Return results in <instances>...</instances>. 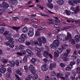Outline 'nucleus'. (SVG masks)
<instances>
[{
  "label": "nucleus",
  "mask_w": 80,
  "mask_h": 80,
  "mask_svg": "<svg viewBox=\"0 0 80 80\" xmlns=\"http://www.w3.org/2000/svg\"><path fill=\"white\" fill-rule=\"evenodd\" d=\"M76 47L77 48H80V44H76Z\"/></svg>",
  "instance_id": "nucleus-60"
},
{
  "label": "nucleus",
  "mask_w": 80,
  "mask_h": 80,
  "mask_svg": "<svg viewBox=\"0 0 80 80\" xmlns=\"http://www.w3.org/2000/svg\"><path fill=\"white\" fill-rule=\"evenodd\" d=\"M35 35L36 36H37V37H39V36L40 35V31L38 30L36 32Z\"/></svg>",
  "instance_id": "nucleus-28"
},
{
  "label": "nucleus",
  "mask_w": 80,
  "mask_h": 80,
  "mask_svg": "<svg viewBox=\"0 0 80 80\" xmlns=\"http://www.w3.org/2000/svg\"><path fill=\"white\" fill-rule=\"evenodd\" d=\"M77 65H79L80 63V60L79 58H78L77 59Z\"/></svg>",
  "instance_id": "nucleus-59"
},
{
  "label": "nucleus",
  "mask_w": 80,
  "mask_h": 80,
  "mask_svg": "<svg viewBox=\"0 0 80 80\" xmlns=\"http://www.w3.org/2000/svg\"><path fill=\"white\" fill-rule=\"evenodd\" d=\"M76 72L77 73H80V68L78 67L76 68Z\"/></svg>",
  "instance_id": "nucleus-34"
},
{
  "label": "nucleus",
  "mask_w": 80,
  "mask_h": 80,
  "mask_svg": "<svg viewBox=\"0 0 80 80\" xmlns=\"http://www.w3.org/2000/svg\"><path fill=\"white\" fill-rule=\"evenodd\" d=\"M51 75L52 76L55 77L56 75V72L54 71H52L51 72Z\"/></svg>",
  "instance_id": "nucleus-46"
},
{
  "label": "nucleus",
  "mask_w": 80,
  "mask_h": 80,
  "mask_svg": "<svg viewBox=\"0 0 80 80\" xmlns=\"http://www.w3.org/2000/svg\"><path fill=\"white\" fill-rule=\"evenodd\" d=\"M72 68H73L70 65H69L66 68L65 70H67V71H70Z\"/></svg>",
  "instance_id": "nucleus-22"
},
{
  "label": "nucleus",
  "mask_w": 80,
  "mask_h": 80,
  "mask_svg": "<svg viewBox=\"0 0 80 80\" xmlns=\"http://www.w3.org/2000/svg\"><path fill=\"white\" fill-rule=\"evenodd\" d=\"M75 39H76V42L77 43H78L80 42L79 39V36L78 35H76L74 37Z\"/></svg>",
  "instance_id": "nucleus-18"
},
{
  "label": "nucleus",
  "mask_w": 80,
  "mask_h": 80,
  "mask_svg": "<svg viewBox=\"0 0 80 80\" xmlns=\"http://www.w3.org/2000/svg\"><path fill=\"white\" fill-rule=\"evenodd\" d=\"M1 61H2L4 63H7L8 62V60L5 58L2 59Z\"/></svg>",
  "instance_id": "nucleus-35"
},
{
  "label": "nucleus",
  "mask_w": 80,
  "mask_h": 80,
  "mask_svg": "<svg viewBox=\"0 0 80 80\" xmlns=\"http://www.w3.org/2000/svg\"><path fill=\"white\" fill-rule=\"evenodd\" d=\"M36 61H37V60L34 58H32L31 60V62L32 63H35L36 62Z\"/></svg>",
  "instance_id": "nucleus-42"
},
{
  "label": "nucleus",
  "mask_w": 80,
  "mask_h": 80,
  "mask_svg": "<svg viewBox=\"0 0 80 80\" xmlns=\"http://www.w3.org/2000/svg\"><path fill=\"white\" fill-rule=\"evenodd\" d=\"M56 66V64L55 63H51L49 66V69L51 70H53V68L54 67H55Z\"/></svg>",
  "instance_id": "nucleus-11"
},
{
  "label": "nucleus",
  "mask_w": 80,
  "mask_h": 80,
  "mask_svg": "<svg viewBox=\"0 0 80 80\" xmlns=\"http://www.w3.org/2000/svg\"><path fill=\"white\" fill-rule=\"evenodd\" d=\"M0 72L2 73H4L6 72V69L3 68H1L0 69Z\"/></svg>",
  "instance_id": "nucleus-21"
},
{
  "label": "nucleus",
  "mask_w": 80,
  "mask_h": 80,
  "mask_svg": "<svg viewBox=\"0 0 80 80\" xmlns=\"http://www.w3.org/2000/svg\"><path fill=\"white\" fill-rule=\"evenodd\" d=\"M58 37L59 39L62 40L66 37V35L63 34H61L59 35Z\"/></svg>",
  "instance_id": "nucleus-13"
},
{
  "label": "nucleus",
  "mask_w": 80,
  "mask_h": 80,
  "mask_svg": "<svg viewBox=\"0 0 80 80\" xmlns=\"http://www.w3.org/2000/svg\"><path fill=\"white\" fill-rule=\"evenodd\" d=\"M80 11V9H79V6H78L76 7L75 11H74V12H71V13L72 14H74V13H77L78 12Z\"/></svg>",
  "instance_id": "nucleus-10"
},
{
  "label": "nucleus",
  "mask_w": 80,
  "mask_h": 80,
  "mask_svg": "<svg viewBox=\"0 0 80 80\" xmlns=\"http://www.w3.org/2000/svg\"><path fill=\"white\" fill-rule=\"evenodd\" d=\"M42 42L44 43H46V39L45 37H42Z\"/></svg>",
  "instance_id": "nucleus-39"
},
{
  "label": "nucleus",
  "mask_w": 80,
  "mask_h": 80,
  "mask_svg": "<svg viewBox=\"0 0 80 80\" xmlns=\"http://www.w3.org/2000/svg\"><path fill=\"white\" fill-rule=\"evenodd\" d=\"M71 75L73 76H74V77H75V76L77 75V73L73 71L72 72V74Z\"/></svg>",
  "instance_id": "nucleus-58"
},
{
  "label": "nucleus",
  "mask_w": 80,
  "mask_h": 80,
  "mask_svg": "<svg viewBox=\"0 0 80 80\" xmlns=\"http://www.w3.org/2000/svg\"><path fill=\"white\" fill-rule=\"evenodd\" d=\"M47 6L48 8H51V9L53 8V4L52 3H48L47 4Z\"/></svg>",
  "instance_id": "nucleus-20"
},
{
  "label": "nucleus",
  "mask_w": 80,
  "mask_h": 80,
  "mask_svg": "<svg viewBox=\"0 0 80 80\" xmlns=\"http://www.w3.org/2000/svg\"><path fill=\"white\" fill-rule=\"evenodd\" d=\"M21 37L22 38H24L25 39H26L27 38V35L25 34H22L21 35Z\"/></svg>",
  "instance_id": "nucleus-29"
},
{
  "label": "nucleus",
  "mask_w": 80,
  "mask_h": 80,
  "mask_svg": "<svg viewBox=\"0 0 80 80\" xmlns=\"http://www.w3.org/2000/svg\"><path fill=\"white\" fill-rule=\"evenodd\" d=\"M68 46V45L66 44L65 45H62V48L63 49L65 50V49H66L67 48V47Z\"/></svg>",
  "instance_id": "nucleus-37"
},
{
  "label": "nucleus",
  "mask_w": 80,
  "mask_h": 80,
  "mask_svg": "<svg viewBox=\"0 0 80 80\" xmlns=\"http://www.w3.org/2000/svg\"><path fill=\"white\" fill-rule=\"evenodd\" d=\"M43 55L44 57H45L46 58H48L49 57H50V58H53L52 55L50 54H49L48 52L46 51H44Z\"/></svg>",
  "instance_id": "nucleus-3"
},
{
  "label": "nucleus",
  "mask_w": 80,
  "mask_h": 80,
  "mask_svg": "<svg viewBox=\"0 0 80 80\" xmlns=\"http://www.w3.org/2000/svg\"><path fill=\"white\" fill-rule=\"evenodd\" d=\"M41 68L42 71H44V72H45V71H47L48 70V66H47V65L44 64L41 66Z\"/></svg>",
  "instance_id": "nucleus-8"
},
{
  "label": "nucleus",
  "mask_w": 80,
  "mask_h": 80,
  "mask_svg": "<svg viewBox=\"0 0 80 80\" xmlns=\"http://www.w3.org/2000/svg\"><path fill=\"white\" fill-rule=\"evenodd\" d=\"M57 3L59 5H63L64 3V1L63 0H58L57 1Z\"/></svg>",
  "instance_id": "nucleus-12"
},
{
  "label": "nucleus",
  "mask_w": 80,
  "mask_h": 80,
  "mask_svg": "<svg viewBox=\"0 0 80 80\" xmlns=\"http://www.w3.org/2000/svg\"><path fill=\"white\" fill-rule=\"evenodd\" d=\"M76 58H77V56H74V55H72V56H71V59L72 60H75Z\"/></svg>",
  "instance_id": "nucleus-47"
},
{
  "label": "nucleus",
  "mask_w": 80,
  "mask_h": 80,
  "mask_svg": "<svg viewBox=\"0 0 80 80\" xmlns=\"http://www.w3.org/2000/svg\"><path fill=\"white\" fill-rule=\"evenodd\" d=\"M56 51H57L59 53H62L63 52V49L62 48H59Z\"/></svg>",
  "instance_id": "nucleus-27"
},
{
  "label": "nucleus",
  "mask_w": 80,
  "mask_h": 80,
  "mask_svg": "<svg viewBox=\"0 0 80 80\" xmlns=\"http://www.w3.org/2000/svg\"><path fill=\"white\" fill-rule=\"evenodd\" d=\"M29 69L31 70V72L32 74L36 73V71L35 70V67L33 65L31 64L29 67Z\"/></svg>",
  "instance_id": "nucleus-6"
},
{
  "label": "nucleus",
  "mask_w": 80,
  "mask_h": 80,
  "mask_svg": "<svg viewBox=\"0 0 80 80\" xmlns=\"http://www.w3.org/2000/svg\"><path fill=\"white\" fill-rule=\"evenodd\" d=\"M21 53L22 54H23V55H25V54H26V52L24 50H22L21 51Z\"/></svg>",
  "instance_id": "nucleus-56"
},
{
  "label": "nucleus",
  "mask_w": 80,
  "mask_h": 80,
  "mask_svg": "<svg viewBox=\"0 0 80 80\" xmlns=\"http://www.w3.org/2000/svg\"><path fill=\"white\" fill-rule=\"evenodd\" d=\"M57 77L58 78H61V79H63L65 80V78H64V74L62 73L58 72L57 74Z\"/></svg>",
  "instance_id": "nucleus-4"
},
{
  "label": "nucleus",
  "mask_w": 80,
  "mask_h": 80,
  "mask_svg": "<svg viewBox=\"0 0 80 80\" xmlns=\"http://www.w3.org/2000/svg\"><path fill=\"white\" fill-rule=\"evenodd\" d=\"M60 66L61 67H64L65 65H64V64L63 63H60Z\"/></svg>",
  "instance_id": "nucleus-63"
},
{
  "label": "nucleus",
  "mask_w": 80,
  "mask_h": 80,
  "mask_svg": "<svg viewBox=\"0 0 80 80\" xmlns=\"http://www.w3.org/2000/svg\"><path fill=\"white\" fill-rule=\"evenodd\" d=\"M76 62L75 61H72L70 62V65L71 67H72V68H73V66L74 65H75Z\"/></svg>",
  "instance_id": "nucleus-31"
},
{
  "label": "nucleus",
  "mask_w": 80,
  "mask_h": 80,
  "mask_svg": "<svg viewBox=\"0 0 80 80\" xmlns=\"http://www.w3.org/2000/svg\"><path fill=\"white\" fill-rule=\"evenodd\" d=\"M27 31H28V28L26 27H24L22 29V32H23V33H26Z\"/></svg>",
  "instance_id": "nucleus-23"
},
{
  "label": "nucleus",
  "mask_w": 80,
  "mask_h": 80,
  "mask_svg": "<svg viewBox=\"0 0 80 80\" xmlns=\"http://www.w3.org/2000/svg\"><path fill=\"white\" fill-rule=\"evenodd\" d=\"M34 35V32H33V29L32 28L30 29L29 32L28 33V35L30 37H32Z\"/></svg>",
  "instance_id": "nucleus-7"
},
{
  "label": "nucleus",
  "mask_w": 80,
  "mask_h": 80,
  "mask_svg": "<svg viewBox=\"0 0 80 80\" xmlns=\"http://www.w3.org/2000/svg\"><path fill=\"white\" fill-rule=\"evenodd\" d=\"M24 48H25V46L23 45H21L19 46V50H23V49H24Z\"/></svg>",
  "instance_id": "nucleus-30"
},
{
  "label": "nucleus",
  "mask_w": 80,
  "mask_h": 80,
  "mask_svg": "<svg viewBox=\"0 0 80 80\" xmlns=\"http://www.w3.org/2000/svg\"><path fill=\"white\" fill-rule=\"evenodd\" d=\"M16 41H18L19 42H20V43H23L25 42V40L23 38H19L18 40L16 39Z\"/></svg>",
  "instance_id": "nucleus-17"
},
{
  "label": "nucleus",
  "mask_w": 80,
  "mask_h": 80,
  "mask_svg": "<svg viewBox=\"0 0 80 80\" xmlns=\"http://www.w3.org/2000/svg\"><path fill=\"white\" fill-rule=\"evenodd\" d=\"M23 61L26 63L27 62V57L25 56L23 58Z\"/></svg>",
  "instance_id": "nucleus-43"
},
{
  "label": "nucleus",
  "mask_w": 80,
  "mask_h": 80,
  "mask_svg": "<svg viewBox=\"0 0 80 80\" xmlns=\"http://www.w3.org/2000/svg\"><path fill=\"white\" fill-rule=\"evenodd\" d=\"M9 47H10V48H13L15 47V46L13 44H10L9 46Z\"/></svg>",
  "instance_id": "nucleus-64"
},
{
  "label": "nucleus",
  "mask_w": 80,
  "mask_h": 80,
  "mask_svg": "<svg viewBox=\"0 0 80 80\" xmlns=\"http://www.w3.org/2000/svg\"><path fill=\"white\" fill-rule=\"evenodd\" d=\"M4 43L5 45H6V46H9L10 45V43L7 42H4Z\"/></svg>",
  "instance_id": "nucleus-62"
},
{
  "label": "nucleus",
  "mask_w": 80,
  "mask_h": 80,
  "mask_svg": "<svg viewBox=\"0 0 80 80\" xmlns=\"http://www.w3.org/2000/svg\"><path fill=\"white\" fill-rule=\"evenodd\" d=\"M71 10L72 11H75V8L73 7H71L70 9L69 10L70 12H71Z\"/></svg>",
  "instance_id": "nucleus-50"
},
{
  "label": "nucleus",
  "mask_w": 80,
  "mask_h": 80,
  "mask_svg": "<svg viewBox=\"0 0 80 80\" xmlns=\"http://www.w3.org/2000/svg\"><path fill=\"white\" fill-rule=\"evenodd\" d=\"M15 63L17 66H19V64H20V62H19V61H16Z\"/></svg>",
  "instance_id": "nucleus-57"
},
{
  "label": "nucleus",
  "mask_w": 80,
  "mask_h": 80,
  "mask_svg": "<svg viewBox=\"0 0 80 80\" xmlns=\"http://www.w3.org/2000/svg\"><path fill=\"white\" fill-rule=\"evenodd\" d=\"M71 37H72L71 34L69 33V32H68V35L67 36L68 39H70Z\"/></svg>",
  "instance_id": "nucleus-41"
},
{
  "label": "nucleus",
  "mask_w": 80,
  "mask_h": 80,
  "mask_svg": "<svg viewBox=\"0 0 80 80\" xmlns=\"http://www.w3.org/2000/svg\"><path fill=\"white\" fill-rule=\"evenodd\" d=\"M63 58L65 62H67V61H68V59L67 57H63Z\"/></svg>",
  "instance_id": "nucleus-51"
},
{
  "label": "nucleus",
  "mask_w": 80,
  "mask_h": 80,
  "mask_svg": "<svg viewBox=\"0 0 80 80\" xmlns=\"http://www.w3.org/2000/svg\"><path fill=\"white\" fill-rule=\"evenodd\" d=\"M59 41L58 40H55L53 42V43L50 45V47L51 48L52 50L54 51V50H53L52 49H56V48L59 46Z\"/></svg>",
  "instance_id": "nucleus-1"
},
{
  "label": "nucleus",
  "mask_w": 80,
  "mask_h": 80,
  "mask_svg": "<svg viewBox=\"0 0 80 80\" xmlns=\"http://www.w3.org/2000/svg\"><path fill=\"white\" fill-rule=\"evenodd\" d=\"M34 44L35 45H38L39 46V45H40V43H38V41H35L34 42Z\"/></svg>",
  "instance_id": "nucleus-54"
},
{
  "label": "nucleus",
  "mask_w": 80,
  "mask_h": 80,
  "mask_svg": "<svg viewBox=\"0 0 80 80\" xmlns=\"http://www.w3.org/2000/svg\"><path fill=\"white\" fill-rule=\"evenodd\" d=\"M26 52L29 54V55H33V53L29 49H27L26 50Z\"/></svg>",
  "instance_id": "nucleus-19"
},
{
  "label": "nucleus",
  "mask_w": 80,
  "mask_h": 80,
  "mask_svg": "<svg viewBox=\"0 0 80 80\" xmlns=\"http://www.w3.org/2000/svg\"><path fill=\"white\" fill-rule=\"evenodd\" d=\"M12 69L10 68H9L8 69V71L9 73H12Z\"/></svg>",
  "instance_id": "nucleus-49"
},
{
  "label": "nucleus",
  "mask_w": 80,
  "mask_h": 80,
  "mask_svg": "<svg viewBox=\"0 0 80 80\" xmlns=\"http://www.w3.org/2000/svg\"><path fill=\"white\" fill-rule=\"evenodd\" d=\"M12 28L14 29V30H18V29H20V27H16L15 26H13L12 27Z\"/></svg>",
  "instance_id": "nucleus-44"
},
{
  "label": "nucleus",
  "mask_w": 80,
  "mask_h": 80,
  "mask_svg": "<svg viewBox=\"0 0 80 80\" xmlns=\"http://www.w3.org/2000/svg\"><path fill=\"white\" fill-rule=\"evenodd\" d=\"M9 63L10 66L12 67H15V62L13 61L9 62Z\"/></svg>",
  "instance_id": "nucleus-15"
},
{
  "label": "nucleus",
  "mask_w": 80,
  "mask_h": 80,
  "mask_svg": "<svg viewBox=\"0 0 80 80\" xmlns=\"http://www.w3.org/2000/svg\"><path fill=\"white\" fill-rule=\"evenodd\" d=\"M54 55L55 57H58L59 56V53L58 52V51H56L54 52Z\"/></svg>",
  "instance_id": "nucleus-24"
},
{
  "label": "nucleus",
  "mask_w": 80,
  "mask_h": 80,
  "mask_svg": "<svg viewBox=\"0 0 80 80\" xmlns=\"http://www.w3.org/2000/svg\"><path fill=\"white\" fill-rule=\"evenodd\" d=\"M32 76L31 75H28V78L25 79V80H32Z\"/></svg>",
  "instance_id": "nucleus-26"
},
{
  "label": "nucleus",
  "mask_w": 80,
  "mask_h": 80,
  "mask_svg": "<svg viewBox=\"0 0 80 80\" xmlns=\"http://www.w3.org/2000/svg\"><path fill=\"white\" fill-rule=\"evenodd\" d=\"M62 56L63 57H67L68 56V54L67 53H65L62 54Z\"/></svg>",
  "instance_id": "nucleus-40"
},
{
  "label": "nucleus",
  "mask_w": 80,
  "mask_h": 80,
  "mask_svg": "<svg viewBox=\"0 0 80 80\" xmlns=\"http://www.w3.org/2000/svg\"><path fill=\"white\" fill-rule=\"evenodd\" d=\"M16 73H17V74H18L19 75H20V76H22V73L20 72V71L19 69H17L16 72Z\"/></svg>",
  "instance_id": "nucleus-25"
},
{
  "label": "nucleus",
  "mask_w": 80,
  "mask_h": 80,
  "mask_svg": "<svg viewBox=\"0 0 80 80\" xmlns=\"http://www.w3.org/2000/svg\"><path fill=\"white\" fill-rule=\"evenodd\" d=\"M71 76L70 77V78L71 80H75V77L73 75H71Z\"/></svg>",
  "instance_id": "nucleus-48"
},
{
  "label": "nucleus",
  "mask_w": 80,
  "mask_h": 80,
  "mask_svg": "<svg viewBox=\"0 0 80 80\" xmlns=\"http://www.w3.org/2000/svg\"><path fill=\"white\" fill-rule=\"evenodd\" d=\"M68 3L69 4L72 6H74V5H75V4L72 2V0H69L68 1Z\"/></svg>",
  "instance_id": "nucleus-33"
},
{
  "label": "nucleus",
  "mask_w": 80,
  "mask_h": 80,
  "mask_svg": "<svg viewBox=\"0 0 80 80\" xmlns=\"http://www.w3.org/2000/svg\"><path fill=\"white\" fill-rule=\"evenodd\" d=\"M35 50L36 51H38V52H37V55H38L39 57L41 58L42 57V54L40 53V52H41V50L37 47H36L35 48Z\"/></svg>",
  "instance_id": "nucleus-5"
},
{
  "label": "nucleus",
  "mask_w": 80,
  "mask_h": 80,
  "mask_svg": "<svg viewBox=\"0 0 80 80\" xmlns=\"http://www.w3.org/2000/svg\"><path fill=\"white\" fill-rule=\"evenodd\" d=\"M65 75L64 78H65V80H67V78L70 76V72H66L65 73Z\"/></svg>",
  "instance_id": "nucleus-14"
},
{
  "label": "nucleus",
  "mask_w": 80,
  "mask_h": 80,
  "mask_svg": "<svg viewBox=\"0 0 80 80\" xmlns=\"http://www.w3.org/2000/svg\"><path fill=\"white\" fill-rule=\"evenodd\" d=\"M65 12L68 15H70V12L68 10H66Z\"/></svg>",
  "instance_id": "nucleus-55"
},
{
  "label": "nucleus",
  "mask_w": 80,
  "mask_h": 80,
  "mask_svg": "<svg viewBox=\"0 0 80 80\" xmlns=\"http://www.w3.org/2000/svg\"><path fill=\"white\" fill-rule=\"evenodd\" d=\"M2 4L3 6V7H2V8H3V10H5V8H8V7H9V5L7 3L5 2H2Z\"/></svg>",
  "instance_id": "nucleus-9"
},
{
  "label": "nucleus",
  "mask_w": 80,
  "mask_h": 80,
  "mask_svg": "<svg viewBox=\"0 0 80 80\" xmlns=\"http://www.w3.org/2000/svg\"><path fill=\"white\" fill-rule=\"evenodd\" d=\"M37 40L40 43V44H39V46L40 47H41L42 46V39H41V38H38Z\"/></svg>",
  "instance_id": "nucleus-16"
},
{
  "label": "nucleus",
  "mask_w": 80,
  "mask_h": 80,
  "mask_svg": "<svg viewBox=\"0 0 80 80\" xmlns=\"http://www.w3.org/2000/svg\"><path fill=\"white\" fill-rule=\"evenodd\" d=\"M38 74H35L33 76V79L34 80H36V79L38 78Z\"/></svg>",
  "instance_id": "nucleus-36"
},
{
  "label": "nucleus",
  "mask_w": 80,
  "mask_h": 80,
  "mask_svg": "<svg viewBox=\"0 0 80 80\" xmlns=\"http://www.w3.org/2000/svg\"><path fill=\"white\" fill-rule=\"evenodd\" d=\"M53 22H54V21L52 19V20H50L49 21L50 22H48V24H52V23H53Z\"/></svg>",
  "instance_id": "nucleus-52"
},
{
  "label": "nucleus",
  "mask_w": 80,
  "mask_h": 80,
  "mask_svg": "<svg viewBox=\"0 0 80 80\" xmlns=\"http://www.w3.org/2000/svg\"><path fill=\"white\" fill-rule=\"evenodd\" d=\"M11 1L12 3H13L15 5L17 4V3H18V1L17 0H11Z\"/></svg>",
  "instance_id": "nucleus-32"
},
{
  "label": "nucleus",
  "mask_w": 80,
  "mask_h": 80,
  "mask_svg": "<svg viewBox=\"0 0 80 80\" xmlns=\"http://www.w3.org/2000/svg\"><path fill=\"white\" fill-rule=\"evenodd\" d=\"M72 2V3L74 4H77V0H73Z\"/></svg>",
  "instance_id": "nucleus-61"
},
{
  "label": "nucleus",
  "mask_w": 80,
  "mask_h": 80,
  "mask_svg": "<svg viewBox=\"0 0 80 80\" xmlns=\"http://www.w3.org/2000/svg\"><path fill=\"white\" fill-rule=\"evenodd\" d=\"M4 31H5L4 30V29L3 28H1L0 29V33H3L4 32Z\"/></svg>",
  "instance_id": "nucleus-45"
},
{
  "label": "nucleus",
  "mask_w": 80,
  "mask_h": 80,
  "mask_svg": "<svg viewBox=\"0 0 80 80\" xmlns=\"http://www.w3.org/2000/svg\"><path fill=\"white\" fill-rule=\"evenodd\" d=\"M70 42L72 45H74L75 44V40H74V39H71Z\"/></svg>",
  "instance_id": "nucleus-38"
},
{
  "label": "nucleus",
  "mask_w": 80,
  "mask_h": 80,
  "mask_svg": "<svg viewBox=\"0 0 80 80\" xmlns=\"http://www.w3.org/2000/svg\"><path fill=\"white\" fill-rule=\"evenodd\" d=\"M25 44L26 45H28V46H29L30 45V42L27 41L25 43Z\"/></svg>",
  "instance_id": "nucleus-53"
},
{
  "label": "nucleus",
  "mask_w": 80,
  "mask_h": 80,
  "mask_svg": "<svg viewBox=\"0 0 80 80\" xmlns=\"http://www.w3.org/2000/svg\"><path fill=\"white\" fill-rule=\"evenodd\" d=\"M9 33V31H5L3 33V35L5 36V37L6 38L8 39V40L9 42H10V41H12V40H13V39L12 38H11V37H12V35L8 34Z\"/></svg>",
  "instance_id": "nucleus-2"
}]
</instances>
